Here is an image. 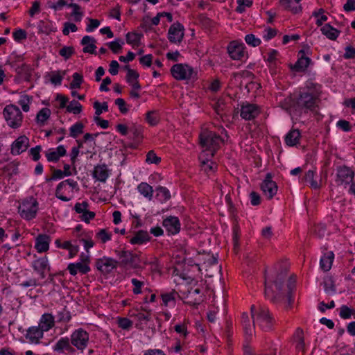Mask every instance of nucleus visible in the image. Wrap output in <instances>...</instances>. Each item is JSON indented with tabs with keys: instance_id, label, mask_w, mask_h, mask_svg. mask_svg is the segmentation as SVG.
<instances>
[{
	"instance_id": "nucleus-8",
	"label": "nucleus",
	"mask_w": 355,
	"mask_h": 355,
	"mask_svg": "<svg viewBox=\"0 0 355 355\" xmlns=\"http://www.w3.org/2000/svg\"><path fill=\"white\" fill-rule=\"evenodd\" d=\"M261 189L268 199H272L277 193V185L275 182L272 180L270 173H267L266 176L261 184Z\"/></svg>"
},
{
	"instance_id": "nucleus-63",
	"label": "nucleus",
	"mask_w": 355,
	"mask_h": 355,
	"mask_svg": "<svg viewBox=\"0 0 355 355\" xmlns=\"http://www.w3.org/2000/svg\"><path fill=\"white\" fill-rule=\"evenodd\" d=\"M251 198V204L254 206L258 205L261 202V198L259 193L252 191L250 194Z\"/></svg>"
},
{
	"instance_id": "nucleus-24",
	"label": "nucleus",
	"mask_w": 355,
	"mask_h": 355,
	"mask_svg": "<svg viewBox=\"0 0 355 355\" xmlns=\"http://www.w3.org/2000/svg\"><path fill=\"white\" fill-rule=\"evenodd\" d=\"M54 318L50 313H44L42 315L39 326L43 331H47L54 326Z\"/></svg>"
},
{
	"instance_id": "nucleus-16",
	"label": "nucleus",
	"mask_w": 355,
	"mask_h": 355,
	"mask_svg": "<svg viewBox=\"0 0 355 355\" xmlns=\"http://www.w3.org/2000/svg\"><path fill=\"white\" fill-rule=\"evenodd\" d=\"M230 56L233 60H241L245 55L244 47L242 44H239L236 41L230 43L227 47Z\"/></svg>"
},
{
	"instance_id": "nucleus-3",
	"label": "nucleus",
	"mask_w": 355,
	"mask_h": 355,
	"mask_svg": "<svg viewBox=\"0 0 355 355\" xmlns=\"http://www.w3.org/2000/svg\"><path fill=\"white\" fill-rule=\"evenodd\" d=\"M199 139L201 146L206 148L199 157L201 164L205 165L209 162V159L205 157L207 156L209 153L210 156L213 157L215 152L220 147V144L223 141V139L215 132L208 130L202 131L199 136Z\"/></svg>"
},
{
	"instance_id": "nucleus-46",
	"label": "nucleus",
	"mask_w": 355,
	"mask_h": 355,
	"mask_svg": "<svg viewBox=\"0 0 355 355\" xmlns=\"http://www.w3.org/2000/svg\"><path fill=\"white\" fill-rule=\"evenodd\" d=\"M94 107L95 108V114H96V116H98L103 111L107 112L108 110V105L106 102H103L102 104H101L99 102L96 101L94 103Z\"/></svg>"
},
{
	"instance_id": "nucleus-53",
	"label": "nucleus",
	"mask_w": 355,
	"mask_h": 355,
	"mask_svg": "<svg viewBox=\"0 0 355 355\" xmlns=\"http://www.w3.org/2000/svg\"><path fill=\"white\" fill-rule=\"evenodd\" d=\"M31 99V98H30L28 95L23 96L20 99L19 103L24 112H28L29 110V103Z\"/></svg>"
},
{
	"instance_id": "nucleus-1",
	"label": "nucleus",
	"mask_w": 355,
	"mask_h": 355,
	"mask_svg": "<svg viewBox=\"0 0 355 355\" xmlns=\"http://www.w3.org/2000/svg\"><path fill=\"white\" fill-rule=\"evenodd\" d=\"M287 268H279L273 281L272 286H266L265 294L275 303L283 304L286 308H291L293 302L292 291L295 287V280L290 277L286 286L283 283L287 277Z\"/></svg>"
},
{
	"instance_id": "nucleus-40",
	"label": "nucleus",
	"mask_w": 355,
	"mask_h": 355,
	"mask_svg": "<svg viewBox=\"0 0 355 355\" xmlns=\"http://www.w3.org/2000/svg\"><path fill=\"white\" fill-rule=\"evenodd\" d=\"M67 110L75 114H79L82 111V106L80 103L76 101H72L69 105L67 106Z\"/></svg>"
},
{
	"instance_id": "nucleus-60",
	"label": "nucleus",
	"mask_w": 355,
	"mask_h": 355,
	"mask_svg": "<svg viewBox=\"0 0 355 355\" xmlns=\"http://www.w3.org/2000/svg\"><path fill=\"white\" fill-rule=\"evenodd\" d=\"M69 6L73 8V15H75L74 20L76 21H80L82 17V13L79 12L80 6L76 3H71Z\"/></svg>"
},
{
	"instance_id": "nucleus-42",
	"label": "nucleus",
	"mask_w": 355,
	"mask_h": 355,
	"mask_svg": "<svg viewBox=\"0 0 355 355\" xmlns=\"http://www.w3.org/2000/svg\"><path fill=\"white\" fill-rule=\"evenodd\" d=\"M141 35L137 33H128L126 34V42L132 45H138Z\"/></svg>"
},
{
	"instance_id": "nucleus-20",
	"label": "nucleus",
	"mask_w": 355,
	"mask_h": 355,
	"mask_svg": "<svg viewBox=\"0 0 355 355\" xmlns=\"http://www.w3.org/2000/svg\"><path fill=\"white\" fill-rule=\"evenodd\" d=\"M67 185L70 186L72 188H76L78 186V183L76 181L73 180H66L64 181L61 182L57 187L55 191V196L58 198L60 199L62 201H69V198L62 195V190Z\"/></svg>"
},
{
	"instance_id": "nucleus-44",
	"label": "nucleus",
	"mask_w": 355,
	"mask_h": 355,
	"mask_svg": "<svg viewBox=\"0 0 355 355\" xmlns=\"http://www.w3.org/2000/svg\"><path fill=\"white\" fill-rule=\"evenodd\" d=\"M203 262V268L205 270H207L206 267L207 266H213L216 265L217 263V259L212 254H205V258L202 259Z\"/></svg>"
},
{
	"instance_id": "nucleus-35",
	"label": "nucleus",
	"mask_w": 355,
	"mask_h": 355,
	"mask_svg": "<svg viewBox=\"0 0 355 355\" xmlns=\"http://www.w3.org/2000/svg\"><path fill=\"white\" fill-rule=\"evenodd\" d=\"M138 191L144 197L151 200L153 193V189L151 186L146 182H141L138 186Z\"/></svg>"
},
{
	"instance_id": "nucleus-49",
	"label": "nucleus",
	"mask_w": 355,
	"mask_h": 355,
	"mask_svg": "<svg viewBox=\"0 0 355 355\" xmlns=\"http://www.w3.org/2000/svg\"><path fill=\"white\" fill-rule=\"evenodd\" d=\"M73 53L74 49L72 46H64L59 51L60 55L64 57L66 60L69 59Z\"/></svg>"
},
{
	"instance_id": "nucleus-48",
	"label": "nucleus",
	"mask_w": 355,
	"mask_h": 355,
	"mask_svg": "<svg viewBox=\"0 0 355 355\" xmlns=\"http://www.w3.org/2000/svg\"><path fill=\"white\" fill-rule=\"evenodd\" d=\"M246 43L254 47L259 46L261 44V40L259 38L255 37L253 34L247 35L245 37Z\"/></svg>"
},
{
	"instance_id": "nucleus-15",
	"label": "nucleus",
	"mask_w": 355,
	"mask_h": 355,
	"mask_svg": "<svg viewBox=\"0 0 355 355\" xmlns=\"http://www.w3.org/2000/svg\"><path fill=\"white\" fill-rule=\"evenodd\" d=\"M259 114V109L254 104L245 103L241 105V116L245 120H251Z\"/></svg>"
},
{
	"instance_id": "nucleus-7",
	"label": "nucleus",
	"mask_w": 355,
	"mask_h": 355,
	"mask_svg": "<svg viewBox=\"0 0 355 355\" xmlns=\"http://www.w3.org/2000/svg\"><path fill=\"white\" fill-rule=\"evenodd\" d=\"M171 73L176 80H187L192 77L193 70L187 64H176L171 67Z\"/></svg>"
},
{
	"instance_id": "nucleus-25",
	"label": "nucleus",
	"mask_w": 355,
	"mask_h": 355,
	"mask_svg": "<svg viewBox=\"0 0 355 355\" xmlns=\"http://www.w3.org/2000/svg\"><path fill=\"white\" fill-rule=\"evenodd\" d=\"M96 40L94 38L86 35L84 36L81 40L82 45H84L83 51L84 53H89L91 54H96L95 49L96 48L95 45Z\"/></svg>"
},
{
	"instance_id": "nucleus-6",
	"label": "nucleus",
	"mask_w": 355,
	"mask_h": 355,
	"mask_svg": "<svg viewBox=\"0 0 355 355\" xmlns=\"http://www.w3.org/2000/svg\"><path fill=\"white\" fill-rule=\"evenodd\" d=\"M37 202L33 198L26 199L19 206L21 216L27 220L33 218L37 211Z\"/></svg>"
},
{
	"instance_id": "nucleus-34",
	"label": "nucleus",
	"mask_w": 355,
	"mask_h": 355,
	"mask_svg": "<svg viewBox=\"0 0 355 355\" xmlns=\"http://www.w3.org/2000/svg\"><path fill=\"white\" fill-rule=\"evenodd\" d=\"M72 349L68 338H61L54 347V350L59 353H62L64 350L71 351Z\"/></svg>"
},
{
	"instance_id": "nucleus-26",
	"label": "nucleus",
	"mask_w": 355,
	"mask_h": 355,
	"mask_svg": "<svg viewBox=\"0 0 355 355\" xmlns=\"http://www.w3.org/2000/svg\"><path fill=\"white\" fill-rule=\"evenodd\" d=\"M33 268L37 272L40 274L41 278H44V271L46 269H49L47 258L42 257L35 260L33 262Z\"/></svg>"
},
{
	"instance_id": "nucleus-64",
	"label": "nucleus",
	"mask_w": 355,
	"mask_h": 355,
	"mask_svg": "<svg viewBox=\"0 0 355 355\" xmlns=\"http://www.w3.org/2000/svg\"><path fill=\"white\" fill-rule=\"evenodd\" d=\"M337 126L345 132H348L351 129V125H350L349 121H345V120L338 121L337 122Z\"/></svg>"
},
{
	"instance_id": "nucleus-14",
	"label": "nucleus",
	"mask_w": 355,
	"mask_h": 355,
	"mask_svg": "<svg viewBox=\"0 0 355 355\" xmlns=\"http://www.w3.org/2000/svg\"><path fill=\"white\" fill-rule=\"evenodd\" d=\"M89 261V256H86L85 259H83V261L69 264L67 268L71 275H76L77 272L82 274H86L90 270V268L88 266Z\"/></svg>"
},
{
	"instance_id": "nucleus-33",
	"label": "nucleus",
	"mask_w": 355,
	"mask_h": 355,
	"mask_svg": "<svg viewBox=\"0 0 355 355\" xmlns=\"http://www.w3.org/2000/svg\"><path fill=\"white\" fill-rule=\"evenodd\" d=\"M51 114L50 109L44 107L40 110L36 116V122L40 125H44Z\"/></svg>"
},
{
	"instance_id": "nucleus-12",
	"label": "nucleus",
	"mask_w": 355,
	"mask_h": 355,
	"mask_svg": "<svg viewBox=\"0 0 355 355\" xmlns=\"http://www.w3.org/2000/svg\"><path fill=\"white\" fill-rule=\"evenodd\" d=\"M168 40L172 43H180L184 37V26L180 23H175L168 30Z\"/></svg>"
},
{
	"instance_id": "nucleus-59",
	"label": "nucleus",
	"mask_w": 355,
	"mask_h": 355,
	"mask_svg": "<svg viewBox=\"0 0 355 355\" xmlns=\"http://www.w3.org/2000/svg\"><path fill=\"white\" fill-rule=\"evenodd\" d=\"M132 284L134 285L133 293L135 294H139L141 293V287L144 286V282L137 279L131 280Z\"/></svg>"
},
{
	"instance_id": "nucleus-61",
	"label": "nucleus",
	"mask_w": 355,
	"mask_h": 355,
	"mask_svg": "<svg viewBox=\"0 0 355 355\" xmlns=\"http://www.w3.org/2000/svg\"><path fill=\"white\" fill-rule=\"evenodd\" d=\"M139 78V73L135 70H129L127 73L126 80L128 83H132L135 80H137Z\"/></svg>"
},
{
	"instance_id": "nucleus-50",
	"label": "nucleus",
	"mask_w": 355,
	"mask_h": 355,
	"mask_svg": "<svg viewBox=\"0 0 355 355\" xmlns=\"http://www.w3.org/2000/svg\"><path fill=\"white\" fill-rule=\"evenodd\" d=\"M161 158L157 157L154 151L150 150L146 155V162L150 164H157L160 162Z\"/></svg>"
},
{
	"instance_id": "nucleus-29",
	"label": "nucleus",
	"mask_w": 355,
	"mask_h": 355,
	"mask_svg": "<svg viewBox=\"0 0 355 355\" xmlns=\"http://www.w3.org/2000/svg\"><path fill=\"white\" fill-rule=\"evenodd\" d=\"M320 30L322 33L331 40H336L340 34L338 30L333 28L329 24H325Z\"/></svg>"
},
{
	"instance_id": "nucleus-43",
	"label": "nucleus",
	"mask_w": 355,
	"mask_h": 355,
	"mask_svg": "<svg viewBox=\"0 0 355 355\" xmlns=\"http://www.w3.org/2000/svg\"><path fill=\"white\" fill-rule=\"evenodd\" d=\"M83 76L80 75L78 73H74L73 74V80L70 83V88L75 89V88H80V85L83 83Z\"/></svg>"
},
{
	"instance_id": "nucleus-28",
	"label": "nucleus",
	"mask_w": 355,
	"mask_h": 355,
	"mask_svg": "<svg viewBox=\"0 0 355 355\" xmlns=\"http://www.w3.org/2000/svg\"><path fill=\"white\" fill-rule=\"evenodd\" d=\"M334 259L333 252H329L324 254L320 261V268L324 271H329L331 268L332 263Z\"/></svg>"
},
{
	"instance_id": "nucleus-4",
	"label": "nucleus",
	"mask_w": 355,
	"mask_h": 355,
	"mask_svg": "<svg viewBox=\"0 0 355 355\" xmlns=\"http://www.w3.org/2000/svg\"><path fill=\"white\" fill-rule=\"evenodd\" d=\"M3 116L10 127L17 128L21 125L23 115L19 108L16 105H7L3 110Z\"/></svg>"
},
{
	"instance_id": "nucleus-57",
	"label": "nucleus",
	"mask_w": 355,
	"mask_h": 355,
	"mask_svg": "<svg viewBox=\"0 0 355 355\" xmlns=\"http://www.w3.org/2000/svg\"><path fill=\"white\" fill-rule=\"evenodd\" d=\"M77 29L78 28L76 24L73 23L67 22L64 25L62 33L64 35H67L69 33V31L72 32H76Z\"/></svg>"
},
{
	"instance_id": "nucleus-45",
	"label": "nucleus",
	"mask_w": 355,
	"mask_h": 355,
	"mask_svg": "<svg viewBox=\"0 0 355 355\" xmlns=\"http://www.w3.org/2000/svg\"><path fill=\"white\" fill-rule=\"evenodd\" d=\"M64 73V72L61 73L60 71L52 72L50 78L51 82L54 85H60Z\"/></svg>"
},
{
	"instance_id": "nucleus-39",
	"label": "nucleus",
	"mask_w": 355,
	"mask_h": 355,
	"mask_svg": "<svg viewBox=\"0 0 355 355\" xmlns=\"http://www.w3.org/2000/svg\"><path fill=\"white\" fill-rule=\"evenodd\" d=\"M280 3L285 9L291 10L293 13H297L302 10L301 6H292V0H281Z\"/></svg>"
},
{
	"instance_id": "nucleus-52",
	"label": "nucleus",
	"mask_w": 355,
	"mask_h": 355,
	"mask_svg": "<svg viewBox=\"0 0 355 355\" xmlns=\"http://www.w3.org/2000/svg\"><path fill=\"white\" fill-rule=\"evenodd\" d=\"M157 196L162 197L164 200H167L170 199L171 194H170L169 191L166 188L163 187H159L157 189Z\"/></svg>"
},
{
	"instance_id": "nucleus-13",
	"label": "nucleus",
	"mask_w": 355,
	"mask_h": 355,
	"mask_svg": "<svg viewBox=\"0 0 355 355\" xmlns=\"http://www.w3.org/2000/svg\"><path fill=\"white\" fill-rule=\"evenodd\" d=\"M118 261L108 257L99 259L96 262V266L103 273H109L116 268Z\"/></svg>"
},
{
	"instance_id": "nucleus-27",
	"label": "nucleus",
	"mask_w": 355,
	"mask_h": 355,
	"mask_svg": "<svg viewBox=\"0 0 355 355\" xmlns=\"http://www.w3.org/2000/svg\"><path fill=\"white\" fill-rule=\"evenodd\" d=\"M94 178L101 182H105L108 177V170L105 164L96 166L93 172Z\"/></svg>"
},
{
	"instance_id": "nucleus-41",
	"label": "nucleus",
	"mask_w": 355,
	"mask_h": 355,
	"mask_svg": "<svg viewBox=\"0 0 355 355\" xmlns=\"http://www.w3.org/2000/svg\"><path fill=\"white\" fill-rule=\"evenodd\" d=\"M324 291L326 293H334L336 291L335 284L333 279L331 277L324 278Z\"/></svg>"
},
{
	"instance_id": "nucleus-37",
	"label": "nucleus",
	"mask_w": 355,
	"mask_h": 355,
	"mask_svg": "<svg viewBox=\"0 0 355 355\" xmlns=\"http://www.w3.org/2000/svg\"><path fill=\"white\" fill-rule=\"evenodd\" d=\"M339 315L343 319H349L352 315L355 317V310L346 305H343L340 309Z\"/></svg>"
},
{
	"instance_id": "nucleus-9",
	"label": "nucleus",
	"mask_w": 355,
	"mask_h": 355,
	"mask_svg": "<svg viewBox=\"0 0 355 355\" xmlns=\"http://www.w3.org/2000/svg\"><path fill=\"white\" fill-rule=\"evenodd\" d=\"M318 99L309 93H302L300 95L297 104L298 107L313 110L317 106Z\"/></svg>"
},
{
	"instance_id": "nucleus-23",
	"label": "nucleus",
	"mask_w": 355,
	"mask_h": 355,
	"mask_svg": "<svg viewBox=\"0 0 355 355\" xmlns=\"http://www.w3.org/2000/svg\"><path fill=\"white\" fill-rule=\"evenodd\" d=\"M49 237L45 234H40L35 241V248L37 252H43L49 250Z\"/></svg>"
},
{
	"instance_id": "nucleus-38",
	"label": "nucleus",
	"mask_w": 355,
	"mask_h": 355,
	"mask_svg": "<svg viewBox=\"0 0 355 355\" xmlns=\"http://www.w3.org/2000/svg\"><path fill=\"white\" fill-rule=\"evenodd\" d=\"M84 125L81 122H78L70 128V136L76 138L78 135L83 132Z\"/></svg>"
},
{
	"instance_id": "nucleus-32",
	"label": "nucleus",
	"mask_w": 355,
	"mask_h": 355,
	"mask_svg": "<svg viewBox=\"0 0 355 355\" xmlns=\"http://www.w3.org/2000/svg\"><path fill=\"white\" fill-rule=\"evenodd\" d=\"M66 154V150L63 146H59L56 150L51 151L46 153L47 159L50 162H56L60 157Z\"/></svg>"
},
{
	"instance_id": "nucleus-51",
	"label": "nucleus",
	"mask_w": 355,
	"mask_h": 355,
	"mask_svg": "<svg viewBox=\"0 0 355 355\" xmlns=\"http://www.w3.org/2000/svg\"><path fill=\"white\" fill-rule=\"evenodd\" d=\"M123 44V41H121V40H116L115 41L110 42L108 44V46L114 53H116L121 49V44Z\"/></svg>"
},
{
	"instance_id": "nucleus-30",
	"label": "nucleus",
	"mask_w": 355,
	"mask_h": 355,
	"mask_svg": "<svg viewBox=\"0 0 355 355\" xmlns=\"http://www.w3.org/2000/svg\"><path fill=\"white\" fill-rule=\"evenodd\" d=\"M300 138V132L298 130H291L285 137V142L288 146H293L296 145Z\"/></svg>"
},
{
	"instance_id": "nucleus-55",
	"label": "nucleus",
	"mask_w": 355,
	"mask_h": 355,
	"mask_svg": "<svg viewBox=\"0 0 355 355\" xmlns=\"http://www.w3.org/2000/svg\"><path fill=\"white\" fill-rule=\"evenodd\" d=\"M96 236L98 239L101 241L102 243H105L106 241L110 240L111 234L106 232L105 230H101L96 234Z\"/></svg>"
},
{
	"instance_id": "nucleus-62",
	"label": "nucleus",
	"mask_w": 355,
	"mask_h": 355,
	"mask_svg": "<svg viewBox=\"0 0 355 355\" xmlns=\"http://www.w3.org/2000/svg\"><path fill=\"white\" fill-rule=\"evenodd\" d=\"M115 104L119 107L121 113L125 114L128 112V109L125 107L126 103L123 98L116 99Z\"/></svg>"
},
{
	"instance_id": "nucleus-10",
	"label": "nucleus",
	"mask_w": 355,
	"mask_h": 355,
	"mask_svg": "<svg viewBox=\"0 0 355 355\" xmlns=\"http://www.w3.org/2000/svg\"><path fill=\"white\" fill-rule=\"evenodd\" d=\"M120 259V265L127 266L130 265L133 268L139 267V257L136 254H132L129 251H120L117 252Z\"/></svg>"
},
{
	"instance_id": "nucleus-2",
	"label": "nucleus",
	"mask_w": 355,
	"mask_h": 355,
	"mask_svg": "<svg viewBox=\"0 0 355 355\" xmlns=\"http://www.w3.org/2000/svg\"><path fill=\"white\" fill-rule=\"evenodd\" d=\"M241 323L246 335L252 336L259 331H268L272 329V319L268 309L252 305L250 315L243 313Z\"/></svg>"
},
{
	"instance_id": "nucleus-19",
	"label": "nucleus",
	"mask_w": 355,
	"mask_h": 355,
	"mask_svg": "<svg viewBox=\"0 0 355 355\" xmlns=\"http://www.w3.org/2000/svg\"><path fill=\"white\" fill-rule=\"evenodd\" d=\"M300 57L298 58L294 66L291 69L295 71H304L310 64L311 59L305 56L304 51L301 50L299 51Z\"/></svg>"
},
{
	"instance_id": "nucleus-21",
	"label": "nucleus",
	"mask_w": 355,
	"mask_h": 355,
	"mask_svg": "<svg viewBox=\"0 0 355 355\" xmlns=\"http://www.w3.org/2000/svg\"><path fill=\"white\" fill-rule=\"evenodd\" d=\"M43 333L40 327H31L27 330L26 338L33 343H38L43 337Z\"/></svg>"
},
{
	"instance_id": "nucleus-36",
	"label": "nucleus",
	"mask_w": 355,
	"mask_h": 355,
	"mask_svg": "<svg viewBox=\"0 0 355 355\" xmlns=\"http://www.w3.org/2000/svg\"><path fill=\"white\" fill-rule=\"evenodd\" d=\"M313 178H314V171L312 170H309L306 173V174L303 178V180H304L306 182H309L311 187L313 189H319L320 187V185L316 181L314 180Z\"/></svg>"
},
{
	"instance_id": "nucleus-22",
	"label": "nucleus",
	"mask_w": 355,
	"mask_h": 355,
	"mask_svg": "<svg viewBox=\"0 0 355 355\" xmlns=\"http://www.w3.org/2000/svg\"><path fill=\"white\" fill-rule=\"evenodd\" d=\"M202 290L200 288H191L188 291L187 299L188 302L193 304H199L202 301Z\"/></svg>"
},
{
	"instance_id": "nucleus-56",
	"label": "nucleus",
	"mask_w": 355,
	"mask_h": 355,
	"mask_svg": "<svg viewBox=\"0 0 355 355\" xmlns=\"http://www.w3.org/2000/svg\"><path fill=\"white\" fill-rule=\"evenodd\" d=\"M119 326L123 329H128L132 325V322L126 318L118 319Z\"/></svg>"
},
{
	"instance_id": "nucleus-5",
	"label": "nucleus",
	"mask_w": 355,
	"mask_h": 355,
	"mask_svg": "<svg viewBox=\"0 0 355 355\" xmlns=\"http://www.w3.org/2000/svg\"><path fill=\"white\" fill-rule=\"evenodd\" d=\"M354 177L353 170L346 166H341L337 168L335 182L338 186L347 188L352 182Z\"/></svg>"
},
{
	"instance_id": "nucleus-47",
	"label": "nucleus",
	"mask_w": 355,
	"mask_h": 355,
	"mask_svg": "<svg viewBox=\"0 0 355 355\" xmlns=\"http://www.w3.org/2000/svg\"><path fill=\"white\" fill-rule=\"evenodd\" d=\"M238 6L236 10L240 13L245 11L246 7H250L252 4L251 0H237Z\"/></svg>"
},
{
	"instance_id": "nucleus-54",
	"label": "nucleus",
	"mask_w": 355,
	"mask_h": 355,
	"mask_svg": "<svg viewBox=\"0 0 355 355\" xmlns=\"http://www.w3.org/2000/svg\"><path fill=\"white\" fill-rule=\"evenodd\" d=\"M146 120L148 123L151 125H155L158 122V117L156 112L154 111H150L146 114Z\"/></svg>"
},
{
	"instance_id": "nucleus-11",
	"label": "nucleus",
	"mask_w": 355,
	"mask_h": 355,
	"mask_svg": "<svg viewBox=\"0 0 355 355\" xmlns=\"http://www.w3.org/2000/svg\"><path fill=\"white\" fill-rule=\"evenodd\" d=\"M88 340L87 333L82 329L74 331L71 338L72 345L80 349H83L87 346Z\"/></svg>"
},
{
	"instance_id": "nucleus-18",
	"label": "nucleus",
	"mask_w": 355,
	"mask_h": 355,
	"mask_svg": "<svg viewBox=\"0 0 355 355\" xmlns=\"http://www.w3.org/2000/svg\"><path fill=\"white\" fill-rule=\"evenodd\" d=\"M163 225L171 234H175L180 232V223L177 217L170 216L163 221Z\"/></svg>"
},
{
	"instance_id": "nucleus-31",
	"label": "nucleus",
	"mask_w": 355,
	"mask_h": 355,
	"mask_svg": "<svg viewBox=\"0 0 355 355\" xmlns=\"http://www.w3.org/2000/svg\"><path fill=\"white\" fill-rule=\"evenodd\" d=\"M150 236L146 231L139 230L135 236L130 239L132 244H142L143 243L149 241Z\"/></svg>"
},
{
	"instance_id": "nucleus-17",
	"label": "nucleus",
	"mask_w": 355,
	"mask_h": 355,
	"mask_svg": "<svg viewBox=\"0 0 355 355\" xmlns=\"http://www.w3.org/2000/svg\"><path fill=\"white\" fill-rule=\"evenodd\" d=\"M28 139L26 136L18 137L12 146V153L13 155H19L25 151L28 146Z\"/></svg>"
},
{
	"instance_id": "nucleus-58",
	"label": "nucleus",
	"mask_w": 355,
	"mask_h": 355,
	"mask_svg": "<svg viewBox=\"0 0 355 355\" xmlns=\"http://www.w3.org/2000/svg\"><path fill=\"white\" fill-rule=\"evenodd\" d=\"M88 203L87 202H83L81 203H76L74 209L78 214H84L87 211Z\"/></svg>"
}]
</instances>
